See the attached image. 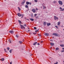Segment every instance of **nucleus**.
I'll return each instance as SVG.
<instances>
[{
    "label": "nucleus",
    "instance_id": "f257e3e1",
    "mask_svg": "<svg viewBox=\"0 0 64 64\" xmlns=\"http://www.w3.org/2000/svg\"><path fill=\"white\" fill-rule=\"evenodd\" d=\"M53 35H54V36H55L56 37H60V35L57 33H53Z\"/></svg>",
    "mask_w": 64,
    "mask_h": 64
},
{
    "label": "nucleus",
    "instance_id": "f03ea898",
    "mask_svg": "<svg viewBox=\"0 0 64 64\" xmlns=\"http://www.w3.org/2000/svg\"><path fill=\"white\" fill-rule=\"evenodd\" d=\"M58 3H59V4L60 5H62L63 4V2H62L61 0H59L58 1Z\"/></svg>",
    "mask_w": 64,
    "mask_h": 64
},
{
    "label": "nucleus",
    "instance_id": "7ed1b4c3",
    "mask_svg": "<svg viewBox=\"0 0 64 64\" xmlns=\"http://www.w3.org/2000/svg\"><path fill=\"white\" fill-rule=\"evenodd\" d=\"M20 27H21V29H23L22 28H23L24 29H25V27H24V26H23V25L22 24H20Z\"/></svg>",
    "mask_w": 64,
    "mask_h": 64
},
{
    "label": "nucleus",
    "instance_id": "20e7f679",
    "mask_svg": "<svg viewBox=\"0 0 64 64\" xmlns=\"http://www.w3.org/2000/svg\"><path fill=\"white\" fill-rule=\"evenodd\" d=\"M54 19L55 20H58V18L56 16H54Z\"/></svg>",
    "mask_w": 64,
    "mask_h": 64
},
{
    "label": "nucleus",
    "instance_id": "39448f33",
    "mask_svg": "<svg viewBox=\"0 0 64 64\" xmlns=\"http://www.w3.org/2000/svg\"><path fill=\"white\" fill-rule=\"evenodd\" d=\"M32 11L34 13H35L36 12V10L34 8H33L32 9Z\"/></svg>",
    "mask_w": 64,
    "mask_h": 64
},
{
    "label": "nucleus",
    "instance_id": "423d86ee",
    "mask_svg": "<svg viewBox=\"0 0 64 64\" xmlns=\"http://www.w3.org/2000/svg\"><path fill=\"white\" fill-rule=\"evenodd\" d=\"M60 11H64V8H62L60 7Z\"/></svg>",
    "mask_w": 64,
    "mask_h": 64
},
{
    "label": "nucleus",
    "instance_id": "0eeeda50",
    "mask_svg": "<svg viewBox=\"0 0 64 64\" xmlns=\"http://www.w3.org/2000/svg\"><path fill=\"white\" fill-rule=\"evenodd\" d=\"M9 32L11 34H13L14 33V31L13 30H10L9 31Z\"/></svg>",
    "mask_w": 64,
    "mask_h": 64
},
{
    "label": "nucleus",
    "instance_id": "6e6552de",
    "mask_svg": "<svg viewBox=\"0 0 64 64\" xmlns=\"http://www.w3.org/2000/svg\"><path fill=\"white\" fill-rule=\"evenodd\" d=\"M46 24L47 22H44L43 25H44V26H46Z\"/></svg>",
    "mask_w": 64,
    "mask_h": 64
},
{
    "label": "nucleus",
    "instance_id": "1a4fd4ad",
    "mask_svg": "<svg viewBox=\"0 0 64 64\" xmlns=\"http://www.w3.org/2000/svg\"><path fill=\"white\" fill-rule=\"evenodd\" d=\"M17 15L18 16H19L20 17V16H22V14H20V13H18Z\"/></svg>",
    "mask_w": 64,
    "mask_h": 64
},
{
    "label": "nucleus",
    "instance_id": "9d476101",
    "mask_svg": "<svg viewBox=\"0 0 64 64\" xmlns=\"http://www.w3.org/2000/svg\"><path fill=\"white\" fill-rule=\"evenodd\" d=\"M25 0H23V2H22V5H23V4L25 3Z\"/></svg>",
    "mask_w": 64,
    "mask_h": 64
},
{
    "label": "nucleus",
    "instance_id": "9b49d317",
    "mask_svg": "<svg viewBox=\"0 0 64 64\" xmlns=\"http://www.w3.org/2000/svg\"><path fill=\"white\" fill-rule=\"evenodd\" d=\"M44 35H45L46 36H49V34L47 33H45V34H44Z\"/></svg>",
    "mask_w": 64,
    "mask_h": 64
},
{
    "label": "nucleus",
    "instance_id": "f8f14e48",
    "mask_svg": "<svg viewBox=\"0 0 64 64\" xmlns=\"http://www.w3.org/2000/svg\"><path fill=\"white\" fill-rule=\"evenodd\" d=\"M50 44L51 46H54V43L51 42L50 43Z\"/></svg>",
    "mask_w": 64,
    "mask_h": 64
},
{
    "label": "nucleus",
    "instance_id": "ddd939ff",
    "mask_svg": "<svg viewBox=\"0 0 64 64\" xmlns=\"http://www.w3.org/2000/svg\"><path fill=\"white\" fill-rule=\"evenodd\" d=\"M47 26H49L50 25H51V24L50 23H47Z\"/></svg>",
    "mask_w": 64,
    "mask_h": 64
},
{
    "label": "nucleus",
    "instance_id": "4468645a",
    "mask_svg": "<svg viewBox=\"0 0 64 64\" xmlns=\"http://www.w3.org/2000/svg\"><path fill=\"white\" fill-rule=\"evenodd\" d=\"M30 19L31 20V21H33L34 20V19L32 18H30Z\"/></svg>",
    "mask_w": 64,
    "mask_h": 64
},
{
    "label": "nucleus",
    "instance_id": "2eb2a0df",
    "mask_svg": "<svg viewBox=\"0 0 64 64\" xmlns=\"http://www.w3.org/2000/svg\"><path fill=\"white\" fill-rule=\"evenodd\" d=\"M26 5H29V2H26Z\"/></svg>",
    "mask_w": 64,
    "mask_h": 64
},
{
    "label": "nucleus",
    "instance_id": "dca6fc26",
    "mask_svg": "<svg viewBox=\"0 0 64 64\" xmlns=\"http://www.w3.org/2000/svg\"><path fill=\"white\" fill-rule=\"evenodd\" d=\"M42 6L43 7V9H45V8H46V6H44L43 5Z\"/></svg>",
    "mask_w": 64,
    "mask_h": 64
},
{
    "label": "nucleus",
    "instance_id": "f3484780",
    "mask_svg": "<svg viewBox=\"0 0 64 64\" xmlns=\"http://www.w3.org/2000/svg\"><path fill=\"white\" fill-rule=\"evenodd\" d=\"M60 22H58V26H59V25H60Z\"/></svg>",
    "mask_w": 64,
    "mask_h": 64
},
{
    "label": "nucleus",
    "instance_id": "a211bd4d",
    "mask_svg": "<svg viewBox=\"0 0 64 64\" xmlns=\"http://www.w3.org/2000/svg\"><path fill=\"white\" fill-rule=\"evenodd\" d=\"M18 22H19V23L20 24H21V23L22 22H21L20 20H18Z\"/></svg>",
    "mask_w": 64,
    "mask_h": 64
},
{
    "label": "nucleus",
    "instance_id": "6ab92c4d",
    "mask_svg": "<svg viewBox=\"0 0 64 64\" xmlns=\"http://www.w3.org/2000/svg\"><path fill=\"white\" fill-rule=\"evenodd\" d=\"M37 42H36L34 43L33 44V45H36V44H37Z\"/></svg>",
    "mask_w": 64,
    "mask_h": 64
},
{
    "label": "nucleus",
    "instance_id": "aec40b11",
    "mask_svg": "<svg viewBox=\"0 0 64 64\" xmlns=\"http://www.w3.org/2000/svg\"><path fill=\"white\" fill-rule=\"evenodd\" d=\"M1 60L2 61H3L4 60V58H2Z\"/></svg>",
    "mask_w": 64,
    "mask_h": 64
},
{
    "label": "nucleus",
    "instance_id": "412c9836",
    "mask_svg": "<svg viewBox=\"0 0 64 64\" xmlns=\"http://www.w3.org/2000/svg\"><path fill=\"white\" fill-rule=\"evenodd\" d=\"M25 7H26V8H28V6L27 5H26L25 6Z\"/></svg>",
    "mask_w": 64,
    "mask_h": 64
},
{
    "label": "nucleus",
    "instance_id": "4be33fe9",
    "mask_svg": "<svg viewBox=\"0 0 64 64\" xmlns=\"http://www.w3.org/2000/svg\"><path fill=\"white\" fill-rule=\"evenodd\" d=\"M19 42L20 44H22V42L21 41H19Z\"/></svg>",
    "mask_w": 64,
    "mask_h": 64
},
{
    "label": "nucleus",
    "instance_id": "5701e85b",
    "mask_svg": "<svg viewBox=\"0 0 64 64\" xmlns=\"http://www.w3.org/2000/svg\"><path fill=\"white\" fill-rule=\"evenodd\" d=\"M62 49H63V50H62L61 52H64V48H62Z\"/></svg>",
    "mask_w": 64,
    "mask_h": 64
},
{
    "label": "nucleus",
    "instance_id": "b1692460",
    "mask_svg": "<svg viewBox=\"0 0 64 64\" xmlns=\"http://www.w3.org/2000/svg\"><path fill=\"white\" fill-rule=\"evenodd\" d=\"M60 46H61L62 47H64V45L62 44V45H60Z\"/></svg>",
    "mask_w": 64,
    "mask_h": 64
},
{
    "label": "nucleus",
    "instance_id": "393cba45",
    "mask_svg": "<svg viewBox=\"0 0 64 64\" xmlns=\"http://www.w3.org/2000/svg\"><path fill=\"white\" fill-rule=\"evenodd\" d=\"M8 42H9L10 43H11V40H8Z\"/></svg>",
    "mask_w": 64,
    "mask_h": 64
},
{
    "label": "nucleus",
    "instance_id": "a878e982",
    "mask_svg": "<svg viewBox=\"0 0 64 64\" xmlns=\"http://www.w3.org/2000/svg\"><path fill=\"white\" fill-rule=\"evenodd\" d=\"M59 50V48H56V50Z\"/></svg>",
    "mask_w": 64,
    "mask_h": 64
},
{
    "label": "nucleus",
    "instance_id": "bb28decb",
    "mask_svg": "<svg viewBox=\"0 0 64 64\" xmlns=\"http://www.w3.org/2000/svg\"><path fill=\"white\" fill-rule=\"evenodd\" d=\"M18 10H19V11L21 10V8H20L19 7H18Z\"/></svg>",
    "mask_w": 64,
    "mask_h": 64
},
{
    "label": "nucleus",
    "instance_id": "cd10ccee",
    "mask_svg": "<svg viewBox=\"0 0 64 64\" xmlns=\"http://www.w3.org/2000/svg\"><path fill=\"white\" fill-rule=\"evenodd\" d=\"M38 16H36V19H38V18H38Z\"/></svg>",
    "mask_w": 64,
    "mask_h": 64
},
{
    "label": "nucleus",
    "instance_id": "c85d7f7f",
    "mask_svg": "<svg viewBox=\"0 0 64 64\" xmlns=\"http://www.w3.org/2000/svg\"><path fill=\"white\" fill-rule=\"evenodd\" d=\"M7 49H8V50H9V49H10V48H9V47H8Z\"/></svg>",
    "mask_w": 64,
    "mask_h": 64
},
{
    "label": "nucleus",
    "instance_id": "c756f323",
    "mask_svg": "<svg viewBox=\"0 0 64 64\" xmlns=\"http://www.w3.org/2000/svg\"><path fill=\"white\" fill-rule=\"evenodd\" d=\"M36 16H37V14H34V17H35Z\"/></svg>",
    "mask_w": 64,
    "mask_h": 64
},
{
    "label": "nucleus",
    "instance_id": "7c9ffc66",
    "mask_svg": "<svg viewBox=\"0 0 64 64\" xmlns=\"http://www.w3.org/2000/svg\"><path fill=\"white\" fill-rule=\"evenodd\" d=\"M37 1H38V0H34V1L35 2H36V3L37 2Z\"/></svg>",
    "mask_w": 64,
    "mask_h": 64
},
{
    "label": "nucleus",
    "instance_id": "2f4dec72",
    "mask_svg": "<svg viewBox=\"0 0 64 64\" xmlns=\"http://www.w3.org/2000/svg\"><path fill=\"white\" fill-rule=\"evenodd\" d=\"M11 52H12V50H10V53H11Z\"/></svg>",
    "mask_w": 64,
    "mask_h": 64
},
{
    "label": "nucleus",
    "instance_id": "473e14b6",
    "mask_svg": "<svg viewBox=\"0 0 64 64\" xmlns=\"http://www.w3.org/2000/svg\"><path fill=\"white\" fill-rule=\"evenodd\" d=\"M58 63V62H56V63H54V64H57Z\"/></svg>",
    "mask_w": 64,
    "mask_h": 64
},
{
    "label": "nucleus",
    "instance_id": "72a5a7b5",
    "mask_svg": "<svg viewBox=\"0 0 64 64\" xmlns=\"http://www.w3.org/2000/svg\"><path fill=\"white\" fill-rule=\"evenodd\" d=\"M55 27H56V28H57V29H58L59 28L58 27V26H55Z\"/></svg>",
    "mask_w": 64,
    "mask_h": 64
},
{
    "label": "nucleus",
    "instance_id": "f704fd0d",
    "mask_svg": "<svg viewBox=\"0 0 64 64\" xmlns=\"http://www.w3.org/2000/svg\"><path fill=\"white\" fill-rule=\"evenodd\" d=\"M16 37H17V38H18L19 36H18L17 35H16Z\"/></svg>",
    "mask_w": 64,
    "mask_h": 64
},
{
    "label": "nucleus",
    "instance_id": "c9c22d12",
    "mask_svg": "<svg viewBox=\"0 0 64 64\" xmlns=\"http://www.w3.org/2000/svg\"><path fill=\"white\" fill-rule=\"evenodd\" d=\"M35 32H38V30H36Z\"/></svg>",
    "mask_w": 64,
    "mask_h": 64
},
{
    "label": "nucleus",
    "instance_id": "e433bc0d",
    "mask_svg": "<svg viewBox=\"0 0 64 64\" xmlns=\"http://www.w3.org/2000/svg\"><path fill=\"white\" fill-rule=\"evenodd\" d=\"M4 50L5 52H7V51H6V50L5 48L4 49Z\"/></svg>",
    "mask_w": 64,
    "mask_h": 64
},
{
    "label": "nucleus",
    "instance_id": "4c0bfd02",
    "mask_svg": "<svg viewBox=\"0 0 64 64\" xmlns=\"http://www.w3.org/2000/svg\"><path fill=\"white\" fill-rule=\"evenodd\" d=\"M34 29L36 30V27H34Z\"/></svg>",
    "mask_w": 64,
    "mask_h": 64
},
{
    "label": "nucleus",
    "instance_id": "58836bf2",
    "mask_svg": "<svg viewBox=\"0 0 64 64\" xmlns=\"http://www.w3.org/2000/svg\"><path fill=\"white\" fill-rule=\"evenodd\" d=\"M54 3H56V2L55 1H54Z\"/></svg>",
    "mask_w": 64,
    "mask_h": 64
},
{
    "label": "nucleus",
    "instance_id": "ea45409f",
    "mask_svg": "<svg viewBox=\"0 0 64 64\" xmlns=\"http://www.w3.org/2000/svg\"><path fill=\"white\" fill-rule=\"evenodd\" d=\"M29 4H30V5H31L32 4H31V2H29Z\"/></svg>",
    "mask_w": 64,
    "mask_h": 64
},
{
    "label": "nucleus",
    "instance_id": "a19ab883",
    "mask_svg": "<svg viewBox=\"0 0 64 64\" xmlns=\"http://www.w3.org/2000/svg\"><path fill=\"white\" fill-rule=\"evenodd\" d=\"M24 26L25 27H26V24H25L24 25Z\"/></svg>",
    "mask_w": 64,
    "mask_h": 64
},
{
    "label": "nucleus",
    "instance_id": "79ce46f5",
    "mask_svg": "<svg viewBox=\"0 0 64 64\" xmlns=\"http://www.w3.org/2000/svg\"><path fill=\"white\" fill-rule=\"evenodd\" d=\"M37 45H40V44L39 43H38L37 44Z\"/></svg>",
    "mask_w": 64,
    "mask_h": 64
},
{
    "label": "nucleus",
    "instance_id": "37998d69",
    "mask_svg": "<svg viewBox=\"0 0 64 64\" xmlns=\"http://www.w3.org/2000/svg\"><path fill=\"white\" fill-rule=\"evenodd\" d=\"M12 62H10V64H12Z\"/></svg>",
    "mask_w": 64,
    "mask_h": 64
},
{
    "label": "nucleus",
    "instance_id": "c03bdc74",
    "mask_svg": "<svg viewBox=\"0 0 64 64\" xmlns=\"http://www.w3.org/2000/svg\"><path fill=\"white\" fill-rule=\"evenodd\" d=\"M50 41L51 42H52V41H53V40H50Z\"/></svg>",
    "mask_w": 64,
    "mask_h": 64
},
{
    "label": "nucleus",
    "instance_id": "a18cd8bd",
    "mask_svg": "<svg viewBox=\"0 0 64 64\" xmlns=\"http://www.w3.org/2000/svg\"><path fill=\"white\" fill-rule=\"evenodd\" d=\"M33 34H36V33H33Z\"/></svg>",
    "mask_w": 64,
    "mask_h": 64
},
{
    "label": "nucleus",
    "instance_id": "49530a36",
    "mask_svg": "<svg viewBox=\"0 0 64 64\" xmlns=\"http://www.w3.org/2000/svg\"><path fill=\"white\" fill-rule=\"evenodd\" d=\"M36 10H38V9H37V8H36Z\"/></svg>",
    "mask_w": 64,
    "mask_h": 64
},
{
    "label": "nucleus",
    "instance_id": "de8ad7c7",
    "mask_svg": "<svg viewBox=\"0 0 64 64\" xmlns=\"http://www.w3.org/2000/svg\"><path fill=\"white\" fill-rule=\"evenodd\" d=\"M23 15H22V18H23Z\"/></svg>",
    "mask_w": 64,
    "mask_h": 64
},
{
    "label": "nucleus",
    "instance_id": "09e8293b",
    "mask_svg": "<svg viewBox=\"0 0 64 64\" xmlns=\"http://www.w3.org/2000/svg\"><path fill=\"white\" fill-rule=\"evenodd\" d=\"M26 20H28V21H29V20L28 19H26Z\"/></svg>",
    "mask_w": 64,
    "mask_h": 64
},
{
    "label": "nucleus",
    "instance_id": "8fccbe9b",
    "mask_svg": "<svg viewBox=\"0 0 64 64\" xmlns=\"http://www.w3.org/2000/svg\"><path fill=\"white\" fill-rule=\"evenodd\" d=\"M25 18V19L26 20H27V19H26V18Z\"/></svg>",
    "mask_w": 64,
    "mask_h": 64
},
{
    "label": "nucleus",
    "instance_id": "3c124183",
    "mask_svg": "<svg viewBox=\"0 0 64 64\" xmlns=\"http://www.w3.org/2000/svg\"><path fill=\"white\" fill-rule=\"evenodd\" d=\"M29 31H30V30H28V32H29Z\"/></svg>",
    "mask_w": 64,
    "mask_h": 64
},
{
    "label": "nucleus",
    "instance_id": "603ef678",
    "mask_svg": "<svg viewBox=\"0 0 64 64\" xmlns=\"http://www.w3.org/2000/svg\"><path fill=\"white\" fill-rule=\"evenodd\" d=\"M28 29H29V28H28Z\"/></svg>",
    "mask_w": 64,
    "mask_h": 64
},
{
    "label": "nucleus",
    "instance_id": "864d4df0",
    "mask_svg": "<svg viewBox=\"0 0 64 64\" xmlns=\"http://www.w3.org/2000/svg\"><path fill=\"white\" fill-rule=\"evenodd\" d=\"M63 30H64V29Z\"/></svg>",
    "mask_w": 64,
    "mask_h": 64
},
{
    "label": "nucleus",
    "instance_id": "5fc2aeb1",
    "mask_svg": "<svg viewBox=\"0 0 64 64\" xmlns=\"http://www.w3.org/2000/svg\"><path fill=\"white\" fill-rule=\"evenodd\" d=\"M5 0V1H6V0Z\"/></svg>",
    "mask_w": 64,
    "mask_h": 64
},
{
    "label": "nucleus",
    "instance_id": "6e6d98bb",
    "mask_svg": "<svg viewBox=\"0 0 64 64\" xmlns=\"http://www.w3.org/2000/svg\"><path fill=\"white\" fill-rule=\"evenodd\" d=\"M53 38H54V37H53Z\"/></svg>",
    "mask_w": 64,
    "mask_h": 64
},
{
    "label": "nucleus",
    "instance_id": "4d7b16f0",
    "mask_svg": "<svg viewBox=\"0 0 64 64\" xmlns=\"http://www.w3.org/2000/svg\"><path fill=\"white\" fill-rule=\"evenodd\" d=\"M61 27H62V26Z\"/></svg>",
    "mask_w": 64,
    "mask_h": 64
}]
</instances>
